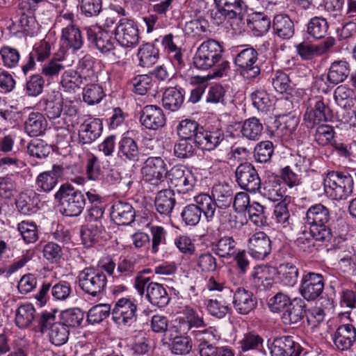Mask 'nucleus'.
Returning <instances> with one entry per match:
<instances>
[{
  "label": "nucleus",
  "mask_w": 356,
  "mask_h": 356,
  "mask_svg": "<svg viewBox=\"0 0 356 356\" xmlns=\"http://www.w3.org/2000/svg\"><path fill=\"white\" fill-rule=\"evenodd\" d=\"M59 202V211L65 216L76 217L86 205L85 194L70 184H63L54 195Z\"/></svg>",
  "instance_id": "2"
},
{
  "label": "nucleus",
  "mask_w": 356,
  "mask_h": 356,
  "mask_svg": "<svg viewBox=\"0 0 356 356\" xmlns=\"http://www.w3.org/2000/svg\"><path fill=\"white\" fill-rule=\"evenodd\" d=\"M224 140L225 135L221 129L205 131L203 127L201 134L197 136L196 145L200 149L211 151L220 146Z\"/></svg>",
  "instance_id": "28"
},
{
  "label": "nucleus",
  "mask_w": 356,
  "mask_h": 356,
  "mask_svg": "<svg viewBox=\"0 0 356 356\" xmlns=\"http://www.w3.org/2000/svg\"><path fill=\"white\" fill-rule=\"evenodd\" d=\"M17 229L26 243H31L38 240V229L35 223L22 221L18 224Z\"/></svg>",
  "instance_id": "64"
},
{
  "label": "nucleus",
  "mask_w": 356,
  "mask_h": 356,
  "mask_svg": "<svg viewBox=\"0 0 356 356\" xmlns=\"http://www.w3.org/2000/svg\"><path fill=\"white\" fill-rule=\"evenodd\" d=\"M316 126L313 134L314 141L321 146L331 144L335 134L333 127L321 123Z\"/></svg>",
  "instance_id": "48"
},
{
  "label": "nucleus",
  "mask_w": 356,
  "mask_h": 356,
  "mask_svg": "<svg viewBox=\"0 0 356 356\" xmlns=\"http://www.w3.org/2000/svg\"><path fill=\"white\" fill-rule=\"evenodd\" d=\"M99 62L90 56H84L79 65V75L84 83L97 81Z\"/></svg>",
  "instance_id": "32"
},
{
  "label": "nucleus",
  "mask_w": 356,
  "mask_h": 356,
  "mask_svg": "<svg viewBox=\"0 0 356 356\" xmlns=\"http://www.w3.org/2000/svg\"><path fill=\"white\" fill-rule=\"evenodd\" d=\"M88 41L102 54L110 56L112 60L116 62L127 55L126 51L115 45V41L111 33L101 27L90 26L86 29Z\"/></svg>",
  "instance_id": "5"
},
{
  "label": "nucleus",
  "mask_w": 356,
  "mask_h": 356,
  "mask_svg": "<svg viewBox=\"0 0 356 356\" xmlns=\"http://www.w3.org/2000/svg\"><path fill=\"white\" fill-rule=\"evenodd\" d=\"M332 118V111L323 97L313 99L304 114L306 126L311 129H314L316 125L327 122Z\"/></svg>",
  "instance_id": "11"
},
{
  "label": "nucleus",
  "mask_w": 356,
  "mask_h": 356,
  "mask_svg": "<svg viewBox=\"0 0 356 356\" xmlns=\"http://www.w3.org/2000/svg\"><path fill=\"white\" fill-rule=\"evenodd\" d=\"M102 229L97 225H89L82 227L81 230V237L83 243L86 247L91 246L97 242L100 237Z\"/></svg>",
  "instance_id": "61"
},
{
  "label": "nucleus",
  "mask_w": 356,
  "mask_h": 356,
  "mask_svg": "<svg viewBox=\"0 0 356 356\" xmlns=\"http://www.w3.org/2000/svg\"><path fill=\"white\" fill-rule=\"evenodd\" d=\"M212 196L215 206L219 209L229 207L233 201V191L227 184H216L212 188Z\"/></svg>",
  "instance_id": "36"
},
{
  "label": "nucleus",
  "mask_w": 356,
  "mask_h": 356,
  "mask_svg": "<svg viewBox=\"0 0 356 356\" xmlns=\"http://www.w3.org/2000/svg\"><path fill=\"white\" fill-rule=\"evenodd\" d=\"M61 40L64 45L73 51L80 49L83 44L80 29L72 22L62 29Z\"/></svg>",
  "instance_id": "35"
},
{
  "label": "nucleus",
  "mask_w": 356,
  "mask_h": 356,
  "mask_svg": "<svg viewBox=\"0 0 356 356\" xmlns=\"http://www.w3.org/2000/svg\"><path fill=\"white\" fill-rule=\"evenodd\" d=\"M104 95L102 87L96 83H87L83 90V99L88 105L99 104Z\"/></svg>",
  "instance_id": "49"
},
{
  "label": "nucleus",
  "mask_w": 356,
  "mask_h": 356,
  "mask_svg": "<svg viewBox=\"0 0 356 356\" xmlns=\"http://www.w3.org/2000/svg\"><path fill=\"white\" fill-rule=\"evenodd\" d=\"M203 127L195 120L186 119L181 120L177 126V134L181 138L194 140L197 143V136L201 134Z\"/></svg>",
  "instance_id": "40"
},
{
  "label": "nucleus",
  "mask_w": 356,
  "mask_h": 356,
  "mask_svg": "<svg viewBox=\"0 0 356 356\" xmlns=\"http://www.w3.org/2000/svg\"><path fill=\"white\" fill-rule=\"evenodd\" d=\"M275 33L282 39H289L294 34V24L290 17L285 14L275 16L273 22Z\"/></svg>",
  "instance_id": "39"
},
{
  "label": "nucleus",
  "mask_w": 356,
  "mask_h": 356,
  "mask_svg": "<svg viewBox=\"0 0 356 356\" xmlns=\"http://www.w3.org/2000/svg\"><path fill=\"white\" fill-rule=\"evenodd\" d=\"M264 129L263 124L257 118L252 117L245 120L241 127L243 136L252 140L259 139Z\"/></svg>",
  "instance_id": "46"
},
{
  "label": "nucleus",
  "mask_w": 356,
  "mask_h": 356,
  "mask_svg": "<svg viewBox=\"0 0 356 356\" xmlns=\"http://www.w3.org/2000/svg\"><path fill=\"white\" fill-rule=\"evenodd\" d=\"M63 323L67 327H79L84 319V313L79 308L63 312L61 314Z\"/></svg>",
  "instance_id": "56"
},
{
  "label": "nucleus",
  "mask_w": 356,
  "mask_h": 356,
  "mask_svg": "<svg viewBox=\"0 0 356 356\" xmlns=\"http://www.w3.org/2000/svg\"><path fill=\"white\" fill-rule=\"evenodd\" d=\"M325 195L335 200H346L353 193V179L346 172L331 171L323 177Z\"/></svg>",
  "instance_id": "4"
},
{
  "label": "nucleus",
  "mask_w": 356,
  "mask_h": 356,
  "mask_svg": "<svg viewBox=\"0 0 356 356\" xmlns=\"http://www.w3.org/2000/svg\"><path fill=\"white\" fill-rule=\"evenodd\" d=\"M324 289L323 277L321 274L308 273L301 282L300 288L302 297L307 300H314L318 298Z\"/></svg>",
  "instance_id": "20"
},
{
  "label": "nucleus",
  "mask_w": 356,
  "mask_h": 356,
  "mask_svg": "<svg viewBox=\"0 0 356 356\" xmlns=\"http://www.w3.org/2000/svg\"><path fill=\"white\" fill-rule=\"evenodd\" d=\"M330 218V210L322 204H314L307 211L306 222L310 225L309 228L316 240L331 241L332 232L327 225Z\"/></svg>",
  "instance_id": "3"
},
{
  "label": "nucleus",
  "mask_w": 356,
  "mask_h": 356,
  "mask_svg": "<svg viewBox=\"0 0 356 356\" xmlns=\"http://www.w3.org/2000/svg\"><path fill=\"white\" fill-rule=\"evenodd\" d=\"M314 240L316 237L312 232V229L309 231H302L296 241L297 246L300 250L306 253H312L314 250Z\"/></svg>",
  "instance_id": "62"
},
{
  "label": "nucleus",
  "mask_w": 356,
  "mask_h": 356,
  "mask_svg": "<svg viewBox=\"0 0 356 356\" xmlns=\"http://www.w3.org/2000/svg\"><path fill=\"white\" fill-rule=\"evenodd\" d=\"M192 349V341L188 337H175L170 344V350L175 355L188 354Z\"/></svg>",
  "instance_id": "63"
},
{
  "label": "nucleus",
  "mask_w": 356,
  "mask_h": 356,
  "mask_svg": "<svg viewBox=\"0 0 356 356\" xmlns=\"http://www.w3.org/2000/svg\"><path fill=\"white\" fill-rule=\"evenodd\" d=\"M175 327L177 332L186 334L189 332L193 334V330H198L207 326L202 316L190 307H185L175 321Z\"/></svg>",
  "instance_id": "13"
},
{
  "label": "nucleus",
  "mask_w": 356,
  "mask_h": 356,
  "mask_svg": "<svg viewBox=\"0 0 356 356\" xmlns=\"http://www.w3.org/2000/svg\"><path fill=\"white\" fill-rule=\"evenodd\" d=\"M63 174L60 165H54L52 169L41 172L37 177L36 185L44 192L51 191L58 183V179Z\"/></svg>",
  "instance_id": "29"
},
{
  "label": "nucleus",
  "mask_w": 356,
  "mask_h": 356,
  "mask_svg": "<svg viewBox=\"0 0 356 356\" xmlns=\"http://www.w3.org/2000/svg\"><path fill=\"white\" fill-rule=\"evenodd\" d=\"M165 120L163 110L157 106L147 105L140 111V122L146 129L157 130L165 125Z\"/></svg>",
  "instance_id": "21"
},
{
  "label": "nucleus",
  "mask_w": 356,
  "mask_h": 356,
  "mask_svg": "<svg viewBox=\"0 0 356 356\" xmlns=\"http://www.w3.org/2000/svg\"><path fill=\"white\" fill-rule=\"evenodd\" d=\"M145 182L159 190L166 186L165 163L161 157H149L141 169Z\"/></svg>",
  "instance_id": "10"
},
{
  "label": "nucleus",
  "mask_w": 356,
  "mask_h": 356,
  "mask_svg": "<svg viewBox=\"0 0 356 356\" xmlns=\"http://www.w3.org/2000/svg\"><path fill=\"white\" fill-rule=\"evenodd\" d=\"M137 305L134 301L126 298L119 299L112 309L113 321L118 325H131L136 318Z\"/></svg>",
  "instance_id": "17"
},
{
  "label": "nucleus",
  "mask_w": 356,
  "mask_h": 356,
  "mask_svg": "<svg viewBox=\"0 0 356 356\" xmlns=\"http://www.w3.org/2000/svg\"><path fill=\"white\" fill-rule=\"evenodd\" d=\"M40 105L43 106L45 115L54 123L56 129L68 126V118L77 113V109L74 106L65 105L63 99L56 96L43 98L40 101Z\"/></svg>",
  "instance_id": "6"
},
{
  "label": "nucleus",
  "mask_w": 356,
  "mask_h": 356,
  "mask_svg": "<svg viewBox=\"0 0 356 356\" xmlns=\"http://www.w3.org/2000/svg\"><path fill=\"white\" fill-rule=\"evenodd\" d=\"M36 317L35 309L31 304L19 306L15 314V323L20 328L29 326Z\"/></svg>",
  "instance_id": "45"
},
{
  "label": "nucleus",
  "mask_w": 356,
  "mask_h": 356,
  "mask_svg": "<svg viewBox=\"0 0 356 356\" xmlns=\"http://www.w3.org/2000/svg\"><path fill=\"white\" fill-rule=\"evenodd\" d=\"M134 286L140 296L146 293L147 300L154 306L163 307L170 302V296L163 285L150 282V278L148 277L137 275Z\"/></svg>",
  "instance_id": "7"
},
{
  "label": "nucleus",
  "mask_w": 356,
  "mask_h": 356,
  "mask_svg": "<svg viewBox=\"0 0 356 356\" xmlns=\"http://www.w3.org/2000/svg\"><path fill=\"white\" fill-rule=\"evenodd\" d=\"M334 99L340 107L350 109L356 102V95L350 88L346 85H341L334 90Z\"/></svg>",
  "instance_id": "41"
},
{
  "label": "nucleus",
  "mask_w": 356,
  "mask_h": 356,
  "mask_svg": "<svg viewBox=\"0 0 356 356\" xmlns=\"http://www.w3.org/2000/svg\"><path fill=\"white\" fill-rule=\"evenodd\" d=\"M135 211L129 203L115 202L111 207V217L118 225H128L134 221Z\"/></svg>",
  "instance_id": "27"
},
{
  "label": "nucleus",
  "mask_w": 356,
  "mask_h": 356,
  "mask_svg": "<svg viewBox=\"0 0 356 356\" xmlns=\"http://www.w3.org/2000/svg\"><path fill=\"white\" fill-rule=\"evenodd\" d=\"M83 82L79 75L74 70L65 71L61 77L60 84L67 91L74 90L80 87Z\"/></svg>",
  "instance_id": "57"
},
{
  "label": "nucleus",
  "mask_w": 356,
  "mask_h": 356,
  "mask_svg": "<svg viewBox=\"0 0 356 356\" xmlns=\"http://www.w3.org/2000/svg\"><path fill=\"white\" fill-rule=\"evenodd\" d=\"M218 7L216 16L220 14L229 19H241L242 14L248 8L246 0H214Z\"/></svg>",
  "instance_id": "24"
},
{
  "label": "nucleus",
  "mask_w": 356,
  "mask_h": 356,
  "mask_svg": "<svg viewBox=\"0 0 356 356\" xmlns=\"http://www.w3.org/2000/svg\"><path fill=\"white\" fill-rule=\"evenodd\" d=\"M137 56L139 59V65L141 67H149L157 62L159 58V51L154 44L145 43L139 47Z\"/></svg>",
  "instance_id": "42"
},
{
  "label": "nucleus",
  "mask_w": 356,
  "mask_h": 356,
  "mask_svg": "<svg viewBox=\"0 0 356 356\" xmlns=\"http://www.w3.org/2000/svg\"><path fill=\"white\" fill-rule=\"evenodd\" d=\"M134 92L143 95L150 91L154 86L155 82L147 74L138 75L132 81Z\"/></svg>",
  "instance_id": "55"
},
{
  "label": "nucleus",
  "mask_w": 356,
  "mask_h": 356,
  "mask_svg": "<svg viewBox=\"0 0 356 356\" xmlns=\"http://www.w3.org/2000/svg\"><path fill=\"white\" fill-rule=\"evenodd\" d=\"M49 337L51 342L54 345H63L68 339V328L62 322L55 323L49 328Z\"/></svg>",
  "instance_id": "50"
},
{
  "label": "nucleus",
  "mask_w": 356,
  "mask_h": 356,
  "mask_svg": "<svg viewBox=\"0 0 356 356\" xmlns=\"http://www.w3.org/2000/svg\"><path fill=\"white\" fill-rule=\"evenodd\" d=\"M111 310V305L108 304L97 305L88 311L87 321L91 324L99 323L108 316Z\"/></svg>",
  "instance_id": "52"
},
{
  "label": "nucleus",
  "mask_w": 356,
  "mask_h": 356,
  "mask_svg": "<svg viewBox=\"0 0 356 356\" xmlns=\"http://www.w3.org/2000/svg\"><path fill=\"white\" fill-rule=\"evenodd\" d=\"M253 106L261 112H266L272 106L269 95L264 90H257L252 93Z\"/></svg>",
  "instance_id": "60"
},
{
  "label": "nucleus",
  "mask_w": 356,
  "mask_h": 356,
  "mask_svg": "<svg viewBox=\"0 0 356 356\" xmlns=\"http://www.w3.org/2000/svg\"><path fill=\"white\" fill-rule=\"evenodd\" d=\"M140 150L137 143L131 138L124 137L118 144V155L123 160L137 162L140 158Z\"/></svg>",
  "instance_id": "38"
},
{
  "label": "nucleus",
  "mask_w": 356,
  "mask_h": 356,
  "mask_svg": "<svg viewBox=\"0 0 356 356\" xmlns=\"http://www.w3.org/2000/svg\"><path fill=\"white\" fill-rule=\"evenodd\" d=\"M79 286L86 294L97 297L102 294L106 287L107 277L99 269L86 267L77 276Z\"/></svg>",
  "instance_id": "8"
},
{
  "label": "nucleus",
  "mask_w": 356,
  "mask_h": 356,
  "mask_svg": "<svg viewBox=\"0 0 356 356\" xmlns=\"http://www.w3.org/2000/svg\"><path fill=\"white\" fill-rule=\"evenodd\" d=\"M305 301L301 298H294L291 303L283 311L281 315L282 323L286 325L298 324L306 314Z\"/></svg>",
  "instance_id": "26"
},
{
  "label": "nucleus",
  "mask_w": 356,
  "mask_h": 356,
  "mask_svg": "<svg viewBox=\"0 0 356 356\" xmlns=\"http://www.w3.org/2000/svg\"><path fill=\"white\" fill-rule=\"evenodd\" d=\"M195 153V146L192 140L181 138L174 146V154L179 159H185L192 157Z\"/></svg>",
  "instance_id": "54"
},
{
  "label": "nucleus",
  "mask_w": 356,
  "mask_h": 356,
  "mask_svg": "<svg viewBox=\"0 0 356 356\" xmlns=\"http://www.w3.org/2000/svg\"><path fill=\"white\" fill-rule=\"evenodd\" d=\"M194 202L183 208L181 212L182 222L187 226H195L200 222L202 215L208 222L212 221L216 205L211 196L207 193H200L194 197Z\"/></svg>",
  "instance_id": "1"
},
{
  "label": "nucleus",
  "mask_w": 356,
  "mask_h": 356,
  "mask_svg": "<svg viewBox=\"0 0 356 356\" xmlns=\"http://www.w3.org/2000/svg\"><path fill=\"white\" fill-rule=\"evenodd\" d=\"M281 184L279 178L273 177L266 181L263 187L260 186L258 191L263 197L271 202H282L284 197L285 191Z\"/></svg>",
  "instance_id": "30"
},
{
  "label": "nucleus",
  "mask_w": 356,
  "mask_h": 356,
  "mask_svg": "<svg viewBox=\"0 0 356 356\" xmlns=\"http://www.w3.org/2000/svg\"><path fill=\"white\" fill-rule=\"evenodd\" d=\"M102 122L99 118L86 119L79 129V143L82 145L90 144L102 134Z\"/></svg>",
  "instance_id": "23"
},
{
  "label": "nucleus",
  "mask_w": 356,
  "mask_h": 356,
  "mask_svg": "<svg viewBox=\"0 0 356 356\" xmlns=\"http://www.w3.org/2000/svg\"><path fill=\"white\" fill-rule=\"evenodd\" d=\"M271 252V242L263 232L254 234L248 240V252L256 259H264Z\"/></svg>",
  "instance_id": "22"
},
{
  "label": "nucleus",
  "mask_w": 356,
  "mask_h": 356,
  "mask_svg": "<svg viewBox=\"0 0 356 356\" xmlns=\"http://www.w3.org/2000/svg\"><path fill=\"white\" fill-rule=\"evenodd\" d=\"M176 204L175 193L170 189L160 188L155 198V207L161 215L168 216L172 211Z\"/></svg>",
  "instance_id": "37"
},
{
  "label": "nucleus",
  "mask_w": 356,
  "mask_h": 356,
  "mask_svg": "<svg viewBox=\"0 0 356 356\" xmlns=\"http://www.w3.org/2000/svg\"><path fill=\"white\" fill-rule=\"evenodd\" d=\"M114 33L115 39L122 49L136 47L140 38L137 24L134 20L126 18L121 19L118 22Z\"/></svg>",
  "instance_id": "12"
},
{
  "label": "nucleus",
  "mask_w": 356,
  "mask_h": 356,
  "mask_svg": "<svg viewBox=\"0 0 356 356\" xmlns=\"http://www.w3.org/2000/svg\"><path fill=\"white\" fill-rule=\"evenodd\" d=\"M234 63L240 68L241 74L245 79H254L261 72L258 63V53L252 47L241 50L236 55Z\"/></svg>",
  "instance_id": "14"
},
{
  "label": "nucleus",
  "mask_w": 356,
  "mask_h": 356,
  "mask_svg": "<svg viewBox=\"0 0 356 356\" xmlns=\"http://www.w3.org/2000/svg\"><path fill=\"white\" fill-rule=\"evenodd\" d=\"M350 71V65L346 60H335L328 69L327 81L332 85H337L347 79Z\"/></svg>",
  "instance_id": "33"
},
{
  "label": "nucleus",
  "mask_w": 356,
  "mask_h": 356,
  "mask_svg": "<svg viewBox=\"0 0 356 356\" xmlns=\"http://www.w3.org/2000/svg\"><path fill=\"white\" fill-rule=\"evenodd\" d=\"M222 49L218 42L213 39L203 42L197 48L193 63L195 67L207 70L222 60Z\"/></svg>",
  "instance_id": "9"
},
{
  "label": "nucleus",
  "mask_w": 356,
  "mask_h": 356,
  "mask_svg": "<svg viewBox=\"0 0 356 356\" xmlns=\"http://www.w3.org/2000/svg\"><path fill=\"white\" fill-rule=\"evenodd\" d=\"M39 195L34 191L21 193L16 200L18 211L24 215L30 216L39 209Z\"/></svg>",
  "instance_id": "31"
},
{
  "label": "nucleus",
  "mask_w": 356,
  "mask_h": 356,
  "mask_svg": "<svg viewBox=\"0 0 356 356\" xmlns=\"http://www.w3.org/2000/svg\"><path fill=\"white\" fill-rule=\"evenodd\" d=\"M278 274L284 285L293 286L298 281V270L291 264H281L278 268Z\"/></svg>",
  "instance_id": "51"
},
{
  "label": "nucleus",
  "mask_w": 356,
  "mask_h": 356,
  "mask_svg": "<svg viewBox=\"0 0 356 356\" xmlns=\"http://www.w3.org/2000/svg\"><path fill=\"white\" fill-rule=\"evenodd\" d=\"M236 181L238 186L249 192L255 193L261 186V179L257 170L250 163H241L235 171Z\"/></svg>",
  "instance_id": "16"
},
{
  "label": "nucleus",
  "mask_w": 356,
  "mask_h": 356,
  "mask_svg": "<svg viewBox=\"0 0 356 356\" xmlns=\"http://www.w3.org/2000/svg\"><path fill=\"white\" fill-rule=\"evenodd\" d=\"M47 127L45 118L39 112L31 113L24 122V130L31 137L42 135Z\"/></svg>",
  "instance_id": "34"
},
{
  "label": "nucleus",
  "mask_w": 356,
  "mask_h": 356,
  "mask_svg": "<svg viewBox=\"0 0 356 356\" xmlns=\"http://www.w3.org/2000/svg\"><path fill=\"white\" fill-rule=\"evenodd\" d=\"M332 339L337 350H348L356 340V328L352 324H343L336 330Z\"/></svg>",
  "instance_id": "25"
},
{
  "label": "nucleus",
  "mask_w": 356,
  "mask_h": 356,
  "mask_svg": "<svg viewBox=\"0 0 356 356\" xmlns=\"http://www.w3.org/2000/svg\"><path fill=\"white\" fill-rule=\"evenodd\" d=\"M236 242L232 237L224 236L212 245V250L219 257L229 258L236 254Z\"/></svg>",
  "instance_id": "44"
},
{
  "label": "nucleus",
  "mask_w": 356,
  "mask_h": 356,
  "mask_svg": "<svg viewBox=\"0 0 356 356\" xmlns=\"http://www.w3.org/2000/svg\"><path fill=\"white\" fill-rule=\"evenodd\" d=\"M233 292L232 305L241 315H248L257 307V299L253 293L243 287H237Z\"/></svg>",
  "instance_id": "18"
},
{
  "label": "nucleus",
  "mask_w": 356,
  "mask_h": 356,
  "mask_svg": "<svg viewBox=\"0 0 356 356\" xmlns=\"http://www.w3.org/2000/svg\"><path fill=\"white\" fill-rule=\"evenodd\" d=\"M44 80L40 74L31 75L25 84V91L28 96L37 97L42 92Z\"/></svg>",
  "instance_id": "58"
},
{
  "label": "nucleus",
  "mask_w": 356,
  "mask_h": 356,
  "mask_svg": "<svg viewBox=\"0 0 356 356\" xmlns=\"http://www.w3.org/2000/svg\"><path fill=\"white\" fill-rule=\"evenodd\" d=\"M303 351L300 343L291 336L276 337L270 348L272 356H301Z\"/></svg>",
  "instance_id": "19"
},
{
  "label": "nucleus",
  "mask_w": 356,
  "mask_h": 356,
  "mask_svg": "<svg viewBox=\"0 0 356 356\" xmlns=\"http://www.w3.org/2000/svg\"><path fill=\"white\" fill-rule=\"evenodd\" d=\"M166 182L179 193H185L193 189L196 183L193 174L182 165H175L166 172Z\"/></svg>",
  "instance_id": "15"
},
{
  "label": "nucleus",
  "mask_w": 356,
  "mask_h": 356,
  "mask_svg": "<svg viewBox=\"0 0 356 356\" xmlns=\"http://www.w3.org/2000/svg\"><path fill=\"white\" fill-rule=\"evenodd\" d=\"M182 92L176 87L166 88L163 94L162 104L165 109L177 111L184 102Z\"/></svg>",
  "instance_id": "43"
},
{
  "label": "nucleus",
  "mask_w": 356,
  "mask_h": 356,
  "mask_svg": "<svg viewBox=\"0 0 356 356\" xmlns=\"http://www.w3.org/2000/svg\"><path fill=\"white\" fill-rule=\"evenodd\" d=\"M328 30V23L322 17H314L307 24V33L314 39L319 40L325 37Z\"/></svg>",
  "instance_id": "47"
},
{
  "label": "nucleus",
  "mask_w": 356,
  "mask_h": 356,
  "mask_svg": "<svg viewBox=\"0 0 356 356\" xmlns=\"http://www.w3.org/2000/svg\"><path fill=\"white\" fill-rule=\"evenodd\" d=\"M273 144L266 140L257 145L254 151V157L258 162L266 163L270 161L273 154Z\"/></svg>",
  "instance_id": "59"
},
{
  "label": "nucleus",
  "mask_w": 356,
  "mask_h": 356,
  "mask_svg": "<svg viewBox=\"0 0 356 356\" xmlns=\"http://www.w3.org/2000/svg\"><path fill=\"white\" fill-rule=\"evenodd\" d=\"M51 150V146L38 138L32 140L27 147L29 154L38 159L46 158L50 154Z\"/></svg>",
  "instance_id": "53"
}]
</instances>
